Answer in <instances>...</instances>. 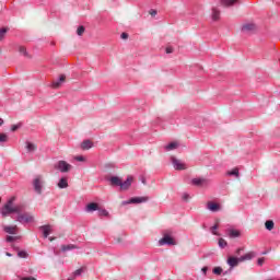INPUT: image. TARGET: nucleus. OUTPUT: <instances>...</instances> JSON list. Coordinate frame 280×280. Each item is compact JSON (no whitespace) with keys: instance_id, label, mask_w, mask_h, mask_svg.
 Wrapping results in <instances>:
<instances>
[{"instance_id":"1","label":"nucleus","mask_w":280,"mask_h":280,"mask_svg":"<svg viewBox=\"0 0 280 280\" xmlns=\"http://www.w3.org/2000/svg\"><path fill=\"white\" fill-rule=\"evenodd\" d=\"M16 197H11L4 203V206L0 209V213L2 218H8V215H12V213H21L23 211V205H15Z\"/></svg>"},{"instance_id":"2","label":"nucleus","mask_w":280,"mask_h":280,"mask_svg":"<svg viewBox=\"0 0 280 280\" xmlns=\"http://www.w3.org/2000/svg\"><path fill=\"white\" fill-rule=\"evenodd\" d=\"M15 220L16 222H20V224H30L34 222V214H32L31 212L20 211L18 212Z\"/></svg>"},{"instance_id":"3","label":"nucleus","mask_w":280,"mask_h":280,"mask_svg":"<svg viewBox=\"0 0 280 280\" xmlns=\"http://www.w3.org/2000/svg\"><path fill=\"white\" fill-rule=\"evenodd\" d=\"M159 246H176V241L172 237V231H166L159 241Z\"/></svg>"},{"instance_id":"4","label":"nucleus","mask_w":280,"mask_h":280,"mask_svg":"<svg viewBox=\"0 0 280 280\" xmlns=\"http://www.w3.org/2000/svg\"><path fill=\"white\" fill-rule=\"evenodd\" d=\"M34 191L37 194H43V188L45 187V177L43 175H37L33 179Z\"/></svg>"},{"instance_id":"5","label":"nucleus","mask_w":280,"mask_h":280,"mask_svg":"<svg viewBox=\"0 0 280 280\" xmlns=\"http://www.w3.org/2000/svg\"><path fill=\"white\" fill-rule=\"evenodd\" d=\"M72 165L67 163V161H59L55 164V170H58L61 172V174H67L68 172H71Z\"/></svg>"},{"instance_id":"6","label":"nucleus","mask_w":280,"mask_h":280,"mask_svg":"<svg viewBox=\"0 0 280 280\" xmlns=\"http://www.w3.org/2000/svg\"><path fill=\"white\" fill-rule=\"evenodd\" d=\"M141 202H148V197H132L129 200L122 201L121 206L126 207V205H141Z\"/></svg>"},{"instance_id":"7","label":"nucleus","mask_w":280,"mask_h":280,"mask_svg":"<svg viewBox=\"0 0 280 280\" xmlns=\"http://www.w3.org/2000/svg\"><path fill=\"white\" fill-rule=\"evenodd\" d=\"M171 162L173 164L174 170L183 171L187 168V164H185L183 161L176 159L175 156L171 158Z\"/></svg>"},{"instance_id":"8","label":"nucleus","mask_w":280,"mask_h":280,"mask_svg":"<svg viewBox=\"0 0 280 280\" xmlns=\"http://www.w3.org/2000/svg\"><path fill=\"white\" fill-rule=\"evenodd\" d=\"M228 266H230V270H233V268H237V266H240V264H242V260L240 259V257H235V256H230L226 260Z\"/></svg>"},{"instance_id":"9","label":"nucleus","mask_w":280,"mask_h":280,"mask_svg":"<svg viewBox=\"0 0 280 280\" xmlns=\"http://www.w3.org/2000/svg\"><path fill=\"white\" fill-rule=\"evenodd\" d=\"M4 233H8L9 235H16L19 233V226L16 225H3Z\"/></svg>"},{"instance_id":"10","label":"nucleus","mask_w":280,"mask_h":280,"mask_svg":"<svg viewBox=\"0 0 280 280\" xmlns=\"http://www.w3.org/2000/svg\"><path fill=\"white\" fill-rule=\"evenodd\" d=\"M132 176H128L127 179L125 182H120V189L122 191H126V189L130 188V185H132Z\"/></svg>"},{"instance_id":"11","label":"nucleus","mask_w":280,"mask_h":280,"mask_svg":"<svg viewBox=\"0 0 280 280\" xmlns=\"http://www.w3.org/2000/svg\"><path fill=\"white\" fill-rule=\"evenodd\" d=\"M226 234L229 235V237H231L232 240H235V237H240L242 235V232H240V230H235L233 228H229L226 230Z\"/></svg>"},{"instance_id":"12","label":"nucleus","mask_w":280,"mask_h":280,"mask_svg":"<svg viewBox=\"0 0 280 280\" xmlns=\"http://www.w3.org/2000/svg\"><path fill=\"white\" fill-rule=\"evenodd\" d=\"M65 80H67V77L65 74H61L59 77V79H57L52 82V89H60V86H62Z\"/></svg>"},{"instance_id":"13","label":"nucleus","mask_w":280,"mask_h":280,"mask_svg":"<svg viewBox=\"0 0 280 280\" xmlns=\"http://www.w3.org/2000/svg\"><path fill=\"white\" fill-rule=\"evenodd\" d=\"M86 213H93V211H100V205L95 202L88 203L85 207Z\"/></svg>"},{"instance_id":"14","label":"nucleus","mask_w":280,"mask_h":280,"mask_svg":"<svg viewBox=\"0 0 280 280\" xmlns=\"http://www.w3.org/2000/svg\"><path fill=\"white\" fill-rule=\"evenodd\" d=\"M108 180L112 187H121V179L118 176H112Z\"/></svg>"},{"instance_id":"15","label":"nucleus","mask_w":280,"mask_h":280,"mask_svg":"<svg viewBox=\"0 0 280 280\" xmlns=\"http://www.w3.org/2000/svg\"><path fill=\"white\" fill-rule=\"evenodd\" d=\"M45 238L49 237L51 233V225H43L39 228Z\"/></svg>"},{"instance_id":"16","label":"nucleus","mask_w":280,"mask_h":280,"mask_svg":"<svg viewBox=\"0 0 280 280\" xmlns=\"http://www.w3.org/2000/svg\"><path fill=\"white\" fill-rule=\"evenodd\" d=\"M57 185H58L59 189H67V187H69V182H68L67 177H61Z\"/></svg>"},{"instance_id":"17","label":"nucleus","mask_w":280,"mask_h":280,"mask_svg":"<svg viewBox=\"0 0 280 280\" xmlns=\"http://www.w3.org/2000/svg\"><path fill=\"white\" fill-rule=\"evenodd\" d=\"M75 249H78V246L73 244L61 245V253H69V250H75Z\"/></svg>"},{"instance_id":"18","label":"nucleus","mask_w":280,"mask_h":280,"mask_svg":"<svg viewBox=\"0 0 280 280\" xmlns=\"http://www.w3.org/2000/svg\"><path fill=\"white\" fill-rule=\"evenodd\" d=\"M208 209H209V211H212V213H215V212L220 211V205H218L215 202H208Z\"/></svg>"},{"instance_id":"19","label":"nucleus","mask_w":280,"mask_h":280,"mask_svg":"<svg viewBox=\"0 0 280 280\" xmlns=\"http://www.w3.org/2000/svg\"><path fill=\"white\" fill-rule=\"evenodd\" d=\"M225 175H228V176H234V178H240V168L234 167L233 170L228 171V172L225 173Z\"/></svg>"},{"instance_id":"20","label":"nucleus","mask_w":280,"mask_h":280,"mask_svg":"<svg viewBox=\"0 0 280 280\" xmlns=\"http://www.w3.org/2000/svg\"><path fill=\"white\" fill-rule=\"evenodd\" d=\"M253 257H255V254L253 252H249L243 256L240 257L241 262L242 261H250V259H253Z\"/></svg>"},{"instance_id":"21","label":"nucleus","mask_w":280,"mask_h":280,"mask_svg":"<svg viewBox=\"0 0 280 280\" xmlns=\"http://www.w3.org/2000/svg\"><path fill=\"white\" fill-rule=\"evenodd\" d=\"M255 27L254 23H247L242 26V32H254Z\"/></svg>"},{"instance_id":"22","label":"nucleus","mask_w":280,"mask_h":280,"mask_svg":"<svg viewBox=\"0 0 280 280\" xmlns=\"http://www.w3.org/2000/svg\"><path fill=\"white\" fill-rule=\"evenodd\" d=\"M81 148L82 150H91V148H93V142L91 140H84L81 143Z\"/></svg>"},{"instance_id":"23","label":"nucleus","mask_w":280,"mask_h":280,"mask_svg":"<svg viewBox=\"0 0 280 280\" xmlns=\"http://www.w3.org/2000/svg\"><path fill=\"white\" fill-rule=\"evenodd\" d=\"M164 148L166 152H172V150H176V148H178V142H171L166 144Z\"/></svg>"},{"instance_id":"24","label":"nucleus","mask_w":280,"mask_h":280,"mask_svg":"<svg viewBox=\"0 0 280 280\" xmlns=\"http://www.w3.org/2000/svg\"><path fill=\"white\" fill-rule=\"evenodd\" d=\"M212 21H220V10L212 8Z\"/></svg>"},{"instance_id":"25","label":"nucleus","mask_w":280,"mask_h":280,"mask_svg":"<svg viewBox=\"0 0 280 280\" xmlns=\"http://www.w3.org/2000/svg\"><path fill=\"white\" fill-rule=\"evenodd\" d=\"M237 3V0H221V4L225 8H229L231 5H235Z\"/></svg>"},{"instance_id":"26","label":"nucleus","mask_w":280,"mask_h":280,"mask_svg":"<svg viewBox=\"0 0 280 280\" xmlns=\"http://www.w3.org/2000/svg\"><path fill=\"white\" fill-rule=\"evenodd\" d=\"M84 272V269L83 268H80L78 270H75L72 275V277L68 278L67 280H73L75 279L77 277H81V275Z\"/></svg>"},{"instance_id":"27","label":"nucleus","mask_w":280,"mask_h":280,"mask_svg":"<svg viewBox=\"0 0 280 280\" xmlns=\"http://www.w3.org/2000/svg\"><path fill=\"white\" fill-rule=\"evenodd\" d=\"M265 226H266L267 231H272V229H275V221H272V220L266 221Z\"/></svg>"},{"instance_id":"28","label":"nucleus","mask_w":280,"mask_h":280,"mask_svg":"<svg viewBox=\"0 0 280 280\" xmlns=\"http://www.w3.org/2000/svg\"><path fill=\"white\" fill-rule=\"evenodd\" d=\"M98 215H100V218H108L109 213L106 209L98 208Z\"/></svg>"},{"instance_id":"29","label":"nucleus","mask_w":280,"mask_h":280,"mask_svg":"<svg viewBox=\"0 0 280 280\" xmlns=\"http://www.w3.org/2000/svg\"><path fill=\"white\" fill-rule=\"evenodd\" d=\"M212 272H213V275H217V277H220V276H222L223 269H222V267H214L212 269Z\"/></svg>"},{"instance_id":"30","label":"nucleus","mask_w":280,"mask_h":280,"mask_svg":"<svg viewBox=\"0 0 280 280\" xmlns=\"http://www.w3.org/2000/svg\"><path fill=\"white\" fill-rule=\"evenodd\" d=\"M26 150L27 152H34V150H36V145L32 142H26Z\"/></svg>"},{"instance_id":"31","label":"nucleus","mask_w":280,"mask_h":280,"mask_svg":"<svg viewBox=\"0 0 280 280\" xmlns=\"http://www.w3.org/2000/svg\"><path fill=\"white\" fill-rule=\"evenodd\" d=\"M192 185H196L197 187H200V185H202V183H205V179L202 178H194L191 180Z\"/></svg>"},{"instance_id":"32","label":"nucleus","mask_w":280,"mask_h":280,"mask_svg":"<svg viewBox=\"0 0 280 280\" xmlns=\"http://www.w3.org/2000/svg\"><path fill=\"white\" fill-rule=\"evenodd\" d=\"M5 34H8V28H1L0 30V40H3L5 38Z\"/></svg>"},{"instance_id":"33","label":"nucleus","mask_w":280,"mask_h":280,"mask_svg":"<svg viewBox=\"0 0 280 280\" xmlns=\"http://www.w3.org/2000/svg\"><path fill=\"white\" fill-rule=\"evenodd\" d=\"M219 246H220V248H226V246H228L226 241L224 238H220Z\"/></svg>"},{"instance_id":"34","label":"nucleus","mask_w":280,"mask_h":280,"mask_svg":"<svg viewBox=\"0 0 280 280\" xmlns=\"http://www.w3.org/2000/svg\"><path fill=\"white\" fill-rule=\"evenodd\" d=\"M21 126H23V124H21V122L16 124V125H12L11 126V131L16 132V130H19V128H21Z\"/></svg>"},{"instance_id":"35","label":"nucleus","mask_w":280,"mask_h":280,"mask_svg":"<svg viewBox=\"0 0 280 280\" xmlns=\"http://www.w3.org/2000/svg\"><path fill=\"white\" fill-rule=\"evenodd\" d=\"M5 141H8V135H5V133H0V142H1V143H5Z\"/></svg>"},{"instance_id":"36","label":"nucleus","mask_w":280,"mask_h":280,"mask_svg":"<svg viewBox=\"0 0 280 280\" xmlns=\"http://www.w3.org/2000/svg\"><path fill=\"white\" fill-rule=\"evenodd\" d=\"M74 161H79L80 163H84V161H86V159L84 156H82V155H77L74 158Z\"/></svg>"},{"instance_id":"37","label":"nucleus","mask_w":280,"mask_h":280,"mask_svg":"<svg viewBox=\"0 0 280 280\" xmlns=\"http://www.w3.org/2000/svg\"><path fill=\"white\" fill-rule=\"evenodd\" d=\"M211 233H212V235H220V234L218 233V224H215V225H213V226L211 228Z\"/></svg>"},{"instance_id":"38","label":"nucleus","mask_w":280,"mask_h":280,"mask_svg":"<svg viewBox=\"0 0 280 280\" xmlns=\"http://www.w3.org/2000/svg\"><path fill=\"white\" fill-rule=\"evenodd\" d=\"M77 34L78 36H82V34H84V26H79L77 30Z\"/></svg>"},{"instance_id":"39","label":"nucleus","mask_w":280,"mask_h":280,"mask_svg":"<svg viewBox=\"0 0 280 280\" xmlns=\"http://www.w3.org/2000/svg\"><path fill=\"white\" fill-rule=\"evenodd\" d=\"M19 51H20V54H22L23 56H27V51L25 50V47L20 46V47H19Z\"/></svg>"},{"instance_id":"40","label":"nucleus","mask_w":280,"mask_h":280,"mask_svg":"<svg viewBox=\"0 0 280 280\" xmlns=\"http://www.w3.org/2000/svg\"><path fill=\"white\" fill-rule=\"evenodd\" d=\"M18 256L21 257L22 259H25V257H27V253L21 250L18 253Z\"/></svg>"},{"instance_id":"41","label":"nucleus","mask_w":280,"mask_h":280,"mask_svg":"<svg viewBox=\"0 0 280 280\" xmlns=\"http://www.w3.org/2000/svg\"><path fill=\"white\" fill-rule=\"evenodd\" d=\"M166 54H174V48L172 46L166 47L165 49Z\"/></svg>"},{"instance_id":"42","label":"nucleus","mask_w":280,"mask_h":280,"mask_svg":"<svg viewBox=\"0 0 280 280\" xmlns=\"http://www.w3.org/2000/svg\"><path fill=\"white\" fill-rule=\"evenodd\" d=\"M208 271H209V267H202L201 268V272H202L203 277H207Z\"/></svg>"},{"instance_id":"43","label":"nucleus","mask_w":280,"mask_h":280,"mask_svg":"<svg viewBox=\"0 0 280 280\" xmlns=\"http://www.w3.org/2000/svg\"><path fill=\"white\" fill-rule=\"evenodd\" d=\"M19 237L16 236H7V242H14L15 240H18Z\"/></svg>"},{"instance_id":"44","label":"nucleus","mask_w":280,"mask_h":280,"mask_svg":"<svg viewBox=\"0 0 280 280\" xmlns=\"http://www.w3.org/2000/svg\"><path fill=\"white\" fill-rule=\"evenodd\" d=\"M182 198L183 200H189L190 197H189V194L184 192Z\"/></svg>"},{"instance_id":"45","label":"nucleus","mask_w":280,"mask_h":280,"mask_svg":"<svg viewBox=\"0 0 280 280\" xmlns=\"http://www.w3.org/2000/svg\"><path fill=\"white\" fill-rule=\"evenodd\" d=\"M120 37L122 40H126V38H128V33H121Z\"/></svg>"},{"instance_id":"46","label":"nucleus","mask_w":280,"mask_h":280,"mask_svg":"<svg viewBox=\"0 0 280 280\" xmlns=\"http://www.w3.org/2000/svg\"><path fill=\"white\" fill-rule=\"evenodd\" d=\"M264 261H265L264 258H259L258 261H257L258 266H264Z\"/></svg>"},{"instance_id":"47","label":"nucleus","mask_w":280,"mask_h":280,"mask_svg":"<svg viewBox=\"0 0 280 280\" xmlns=\"http://www.w3.org/2000/svg\"><path fill=\"white\" fill-rule=\"evenodd\" d=\"M149 14H151V16H154V15L156 14V10L151 9V10L149 11Z\"/></svg>"},{"instance_id":"48","label":"nucleus","mask_w":280,"mask_h":280,"mask_svg":"<svg viewBox=\"0 0 280 280\" xmlns=\"http://www.w3.org/2000/svg\"><path fill=\"white\" fill-rule=\"evenodd\" d=\"M21 280H36V278H34V277H24V278H21Z\"/></svg>"},{"instance_id":"49","label":"nucleus","mask_w":280,"mask_h":280,"mask_svg":"<svg viewBox=\"0 0 280 280\" xmlns=\"http://www.w3.org/2000/svg\"><path fill=\"white\" fill-rule=\"evenodd\" d=\"M232 269L228 270V271H223L221 275H223V277H226V275H229L231 272Z\"/></svg>"},{"instance_id":"50","label":"nucleus","mask_w":280,"mask_h":280,"mask_svg":"<svg viewBox=\"0 0 280 280\" xmlns=\"http://www.w3.org/2000/svg\"><path fill=\"white\" fill-rule=\"evenodd\" d=\"M242 250H244V248H237L235 253H236L237 255H240V254L242 253Z\"/></svg>"},{"instance_id":"51","label":"nucleus","mask_w":280,"mask_h":280,"mask_svg":"<svg viewBox=\"0 0 280 280\" xmlns=\"http://www.w3.org/2000/svg\"><path fill=\"white\" fill-rule=\"evenodd\" d=\"M0 126H3V119L0 118Z\"/></svg>"},{"instance_id":"52","label":"nucleus","mask_w":280,"mask_h":280,"mask_svg":"<svg viewBox=\"0 0 280 280\" xmlns=\"http://www.w3.org/2000/svg\"><path fill=\"white\" fill-rule=\"evenodd\" d=\"M7 257H12V254L7 252Z\"/></svg>"},{"instance_id":"53","label":"nucleus","mask_w":280,"mask_h":280,"mask_svg":"<svg viewBox=\"0 0 280 280\" xmlns=\"http://www.w3.org/2000/svg\"><path fill=\"white\" fill-rule=\"evenodd\" d=\"M49 241H50V242H54V238L50 237Z\"/></svg>"}]
</instances>
